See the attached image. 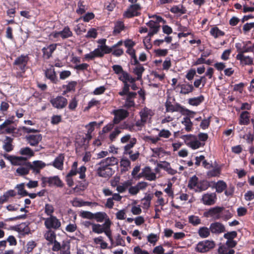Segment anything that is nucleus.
Returning a JSON list of instances; mask_svg holds the SVG:
<instances>
[{
    "instance_id": "obj_55",
    "label": "nucleus",
    "mask_w": 254,
    "mask_h": 254,
    "mask_svg": "<svg viewBox=\"0 0 254 254\" xmlns=\"http://www.w3.org/2000/svg\"><path fill=\"white\" fill-rule=\"evenodd\" d=\"M183 115H187L186 117H190V119L194 117V115L195 114V112L192 111H190L188 109L185 108L183 107V109H181V110L180 111Z\"/></svg>"
},
{
    "instance_id": "obj_24",
    "label": "nucleus",
    "mask_w": 254,
    "mask_h": 254,
    "mask_svg": "<svg viewBox=\"0 0 254 254\" xmlns=\"http://www.w3.org/2000/svg\"><path fill=\"white\" fill-rule=\"evenodd\" d=\"M17 194L16 191L13 190H10L3 193L0 196V204H2L8 201L10 197H14Z\"/></svg>"
},
{
    "instance_id": "obj_23",
    "label": "nucleus",
    "mask_w": 254,
    "mask_h": 254,
    "mask_svg": "<svg viewBox=\"0 0 254 254\" xmlns=\"http://www.w3.org/2000/svg\"><path fill=\"white\" fill-rule=\"evenodd\" d=\"M119 160L115 157H107L102 160L98 164H104L109 167L115 166L118 164Z\"/></svg>"
},
{
    "instance_id": "obj_43",
    "label": "nucleus",
    "mask_w": 254,
    "mask_h": 254,
    "mask_svg": "<svg viewBox=\"0 0 254 254\" xmlns=\"http://www.w3.org/2000/svg\"><path fill=\"white\" fill-rule=\"evenodd\" d=\"M170 11L172 13L175 14L178 13H180L181 14H185L187 12V9L183 5H181V7L180 5H174L170 9Z\"/></svg>"
},
{
    "instance_id": "obj_52",
    "label": "nucleus",
    "mask_w": 254,
    "mask_h": 254,
    "mask_svg": "<svg viewBox=\"0 0 254 254\" xmlns=\"http://www.w3.org/2000/svg\"><path fill=\"white\" fill-rule=\"evenodd\" d=\"M121 129H122V127H117L115 128V130L111 133L109 136V138L111 141H113L115 140L117 136L121 132Z\"/></svg>"
},
{
    "instance_id": "obj_61",
    "label": "nucleus",
    "mask_w": 254,
    "mask_h": 254,
    "mask_svg": "<svg viewBox=\"0 0 254 254\" xmlns=\"http://www.w3.org/2000/svg\"><path fill=\"white\" fill-rule=\"evenodd\" d=\"M196 135L190 134L183 135L182 138L184 140L186 144L188 146L189 143L193 141Z\"/></svg>"
},
{
    "instance_id": "obj_53",
    "label": "nucleus",
    "mask_w": 254,
    "mask_h": 254,
    "mask_svg": "<svg viewBox=\"0 0 254 254\" xmlns=\"http://www.w3.org/2000/svg\"><path fill=\"white\" fill-rule=\"evenodd\" d=\"M221 218L225 221H227L233 217V214L229 210H225V209L220 214Z\"/></svg>"
},
{
    "instance_id": "obj_12",
    "label": "nucleus",
    "mask_w": 254,
    "mask_h": 254,
    "mask_svg": "<svg viewBox=\"0 0 254 254\" xmlns=\"http://www.w3.org/2000/svg\"><path fill=\"white\" fill-rule=\"evenodd\" d=\"M4 157L11 162L12 165L15 166H21L26 164V163L29 162L27 161V158L24 157L10 155L6 157V155H4Z\"/></svg>"
},
{
    "instance_id": "obj_11",
    "label": "nucleus",
    "mask_w": 254,
    "mask_h": 254,
    "mask_svg": "<svg viewBox=\"0 0 254 254\" xmlns=\"http://www.w3.org/2000/svg\"><path fill=\"white\" fill-rule=\"evenodd\" d=\"M28 165L30 170L32 171V173L35 175L39 174L41 170L46 166V164L41 160L34 161L32 163L29 162Z\"/></svg>"
},
{
    "instance_id": "obj_16",
    "label": "nucleus",
    "mask_w": 254,
    "mask_h": 254,
    "mask_svg": "<svg viewBox=\"0 0 254 254\" xmlns=\"http://www.w3.org/2000/svg\"><path fill=\"white\" fill-rule=\"evenodd\" d=\"M64 154L60 153L54 160V161L48 164L47 165H52L55 168L62 170L64 169Z\"/></svg>"
},
{
    "instance_id": "obj_29",
    "label": "nucleus",
    "mask_w": 254,
    "mask_h": 254,
    "mask_svg": "<svg viewBox=\"0 0 254 254\" xmlns=\"http://www.w3.org/2000/svg\"><path fill=\"white\" fill-rule=\"evenodd\" d=\"M214 187L216 189V191L218 193H221L227 189V185L226 183L222 180H219L215 183Z\"/></svg>"
},
{
    "instance_id": "obj_37",
    "label": "nucleus",
    "mask_w": 254,
    "mask_h": 254,
    "mask_svg": "<svg viewBox=\"0 0 254 254\" xmlns=\"http://www.w3.org/2000/svg\"><path fill=\"white\" fill-rule=\"evenodd\" d=\"M70 243L67 241H64L62 242L61 249L60 250L61 254H70Z\"/></svg>"
},
{
    "instance_id": "obj_3",
    "label": "nucleus",
    "mask_w": 254,
    "mask_h": 254,
    "mask_svg": "<svg viewBox=\"0 0 254 254\" xmlns=\"http://www.w3.org/2000/svg\"><path fill=\"white\" fill-rule=\"evenodd\" d=\"M43 187H44L47 184L50 187L56 186L59 188H62L64 186V183L58 176L53 177H43L41 178Z\"/></svg>"
},
{
    "instance_id": "obj_22",
    "label": "nucleus",
    "mask_w": 254,
    "mask_h": 254,
    "mask_svg": "<svg viewBox=\"0 0 254 254\" xmlns=\"http://www.w3.org/2000/svg\"><path fill=\"white\" fill-rule=\"evenodd\" d=\"M13 139L11 137L6 136L5 139L3 140V144L2 148L7 152L11 151L13 149V145H12Z\"/></svg>"
},
{
    "instance_id": "obj_27",
    "label": "nucleus",
    "mask_w": 254,
    "mask_h": 254,
    "mask_svg": "<svg viewBox=\"0 0 254 254\" xmlns=\"http://www.w3.org/2000/svg\"><path fill=\"white\" fill-rule=\"evenodd\" d=\"M178 87H180V93L183 94H188L193 91L194 87L192 84L187 83L183 84H178Z\"/></svg>"
},
{
    "instance_id": "obj_45",
    "label": "nucleus",
    "mask_w": 254,
    "mask_h": 254,
    "mask_svg": "<svg viewBox=\"0 0 254 254\" xmlns=\"http://www.w3.org/2000/svg\"><path fill=\"white\" fill-rule=\"evenodd\" d=\"M104 223L102 225L100 224L93 223L92 225V232L96 234H101L104 231Z\"/></svg>"
},
{
    "instance_id": "obj_42",
    "label": "nucleus",
    "mask_w": 254,
    "mask_h": 254,
    "mask_svg": "<svg viewBox=\"0 0 254 254\" xmlns=\"http://www.w3.org/2000/svg\"><path fill=\"white\" fill-rule=\"evenodd\" d=\"M210 34L214 38H217L219 36H223L225 35L224 32L220 30L217 26H214L210 29Z\"/></svg>"
},
{
    "instance_id": "obj_54",
    "label": "nucleus",
    "mask_w": 254,
    "mask_h": 254,
    "mask_svg": "<svg viewBox=\"0 0 254 254\" xmlns=\"http://www.w3.org/2000/svg\"><path fill=\"white\" fill-rule=\"evenodd\" d=\"M143 140L147 142H151L152 144H156L158 141L160 140V138L158 136L152 137L151 136H144L142 138Z\"/></svg>"
},
{
    "instance_id": "obj_34",
    "label": "nucleus",
    "mask_w": 254,
    "mask_h": 254,
    "mask_svg": "<svg viewBox=\"0 0 254 254\" xmlns=\"http://www.w3.org/2000/svg\"><path fill=\"white\" fill-rule=\"evenodd\" d=\"M204 100V97L201 95L197 97L190 98L188 100V103L190 105L197 106L202 103Z\"/></svg>"
},
{
    "instance_id": "obj_18",
    "label": "nucleus",
    "mask_w": 254,
    "mask_h": 254,
    "mask_svg": "<svg viewBox=\"0 0 254 254\" xmlns=\"http://www.w3.org/2000/svg\"><path fill=\"white\" fill-rule=\"evenodd\" d=\"M44 73L45 77L53 83L57 84L58 82V77L53 65L51 68L46 69L45 70Z\"/></svg>"
},
{
    "instance_id": "obj_14",
    "label": "nucleus",
    "mask_w": 254,
    "mask_h": 254,
    "mask_svg": "<svg viewBox=\"0 0 254 254\" xmlns=\"http://www.w3.org/2000/svg\"><path fill=\"white\" fill-rule=\"evenodd\" d=\"M209 228L211 233L217 235L226 231L225 226L219 222L211 223Z\"/></svg>"
},
{
    "instance_id": "obj_8",
    "label": "nucleus",
    "mask_w": 254,
    "mask_h": 254,
    "mask_svg": "<svg viewBox=\"0 0 254 254\" xmlns=\"http://www.w3.org/2000/svg\"><path fill=\"white\" fill-rule=\"evenodd\" d=\"M224 207L215 206L205 211L203 215L205 217H213L216 220L221 218L220 214L224 210Z\"/></svg>"
},
{
    "instance_id": "obj_56",
    "label": "nucleus",
    "mask_w": 254,
    "mask_h": 254,
    "mask_svg": "<svg viewBox=\"0 0 254 254\" xmlns=\"http://www.w3.org/2000/svg\"><path fill=\"white\" fill-rule=\"evenodd\" d=\"M220 172L221 169L219 168H216L208 171L207 175L208 177H216L220 175Z\"/></svg>"
},
{
    "instance_id": "obj_19",
    "label": "nucleus",
    "mask_w": 254,
    "mask_h": 254,
    "mask_svg": "<svg viewBox=\"0 0 254 254\" xmlns=\"http://www.w3.org/2000/svg\"><path fill=\"white\" fill-rule=\"evenodd\" d=\"M57 45V44H52L47 47L43 48L42 52L43 58L46 60L49 59L52 57L53 52L56 50Z\"/></svg>"
},
{
    "instance_id": "obj_25",
    "label": "nucleus",
    "mask_w": 254,
    "mask_h": 254,
    "mask_svg": "<svg viewBox=\"0 0 254 254\" xmlns=\"http://www.w3.org/2000/svg\"><path fill=\"white\" fill-rule=\"evenodd\" d=\"M210 183L206 180H202L199 181L198 186L195 189V192H200L206 190L210 187Z\"/></svg>"
},
{
    "instance_id": "obj_60",
    "label": "nucleus",
    "mask_w": 254,
    "mask_h": 254,
    "mask_svg": "<svg viewBox=\"0 0 254 254\" xmlns=\"http://www.w3.org/2000/svg\"><path fill=\"white\" fill-rule=\"evenodd\" d=\"M171 135V133L169 130L163 129L160 131L158 137L168 138Z\"/></svg>"
},
{
    "instance_id": "obj_38",
    "label": "nucleus",
    "mask_w": 254,
    "mask_h": 254,
    "mask_svg": "<svg viewBox=\"0 0 254 254\" xmlns=\"http://www.w3.org/2000/svg\"><path fill=\"white\" fill-rule=\"evenodd\" d=\"M112 224V222L109 218L106 219V221L104 223V231L103 233L105 234V235L108 237H110L112 236V231L111 230V226Z\"/></svg>"
},
{
    "instance_id": "obj_50",
    "label": "nucleus",
    "mask_w": 254,
    "mask_h": 254,
    "mask_svg": "<svg viewBox=\"0 0 254 254\" xmlns=\"http://www.w3.org/2000/svg\"><path fill=\"white\" fill-rule=\"evenodd\" d=\"M77 85V82L75 81H71L68 82L67 85H63L64 88L66 89V92L74 91L75 87Z\"/></svg>"
},
{
    "instance_id": "obj_48",
    "label": "nucleus",
    "mask_w": 254,
    "mask_h": 254,
    "mask_svg": "<svg viewBox=\"0 0 254 254\" xmlns=\"http://www.w3.org/2000/svg\"><path fill=\"white\" fill-rule=\"evenodd\" d=\"M97 124L96 122H93L89 123L90 129L88 130L87 133L85 134V137L83 138L84 142L87 139L89 141L92 138L91 132L94 130V127Z\"/></svg>"
},
{
    "instance_id": "obj_58",
    "label": "nucleus",
    "mask_w": 254,
    "mask_h": 254,
    "mask_svg": "<svg viewBox=\"0 0 254 254\" xmlns=\"http://www.w3.org/2000/svg\"><path fill=\"white\" fill-rule=\"evenodd\" d=\"M12 124L13 123L12 122V121H10L8 119H6L4 122L0 125V131H4L5 129L10 127H12L10 125Z\"/></svg>"
},
{
    "instance_id": "obj_17",
    "label": "nucleus",
    "mask_w": 254,
    "mask_h": 254,
    "mask_svg": "<svg viewBox=\"0 0 254 254\" xmlns=\"http://www.w3.org/2000/svg\"><path fill=\"white\" fill-rule=\"evenodd\" d=\"M126 95L127 96L125 99V102L124 105V107L127 109L134 107L135 106L134 99L136 97L137 93L134 92H131L127 95Z\"/></svg>"
},
{
    "instance_id": "obj_57",
    "label": "nucleus",
    "mask_w": 254,
    "mask_h": 254,
    "mask_svg": "<svg viewBox=\"0 0 254 254\" xmlns=\"http://www.w3.org/2000/svg\"><path fill=\"white\" fill-rule=\"evenodd\" d=\"M162 194V192L159 190H157L154 193L155 195L158 197L157 202L159 204V205L162 206L165 205L164 199L161 197Z\"/></svg>"
},
{
    "instance_id": "obj_1",
    "label": "nucleus",
    "mask_w": 254,
    "mask_h": 254,
    "mask_svg": "<svg viewBox=\"0 0 254 254\" xmlns=\"http://www.w3.org/2000/svg\"><path fill=\"white\" fill-rule=\"evenodd\" d=\"M215 247V243L211 240H204L198 243L195 248L196 252L204 253L209 252Z\"/></svg>"
},
{
    "instance_id": "obj_51",
    "label": "nucleus",
    "mask_w": 254,
    "mask_h": 254,
    "mask_svg": "<svg viewBox=\"0 0 254 254\" xmlns=\"http://www.w3.org/2000/svg\"><path fill=\"white\" fill-rule=\"evenodd\" d=\"M16 189L18 190L17 194L22 195V196H27L28 194V192L24 189V184L21 183L20 184L17 185L16 187Z\"/></svg>"
},
{
    "instance_id": "obj_35",
    "label": "nucleus",
    "mask_w": 254,
    "mask_h": 254,
    "mask_svg": "<svg viewBox=\"0 0 254 254\" xmlns=\"http://www.w3.org/2000/svg\"><path fill=\"white\" fill-rule=\"evenodd\" d=\"M198 178L196 176L194 175L189 179L188 187L190 190H195V189L198 186Z\"/></svg>"
},
{
    "instance_id": "obj_10",
    "label": "nucleus",
    "mask_w": 254,
    "mask_h": 254,
    "mask_svg": "<svg viewBox=\"0 0 254 254\" xmlns=\"http://www.w3.org/2000/svg\"><path fill=\"white\" fill-rule=\"evenodd\" d=\"M217 200V195L215 192L206 193L202 195L201 202L205 205H214Z\"/></svg>"
},
{
    "instance_id": "obj_7",
    "label": "nucleus",
    "mask_w": 254,
    "mask_h": 254,
    "mask_svg": "<svg viewBox=\"0 0 254 254\" xmlns=\"http://www.w3.org/2000/svg\"><path fill=\"white\" fill-rule=\"evenodd\" d=\"M50 102L54 108L62 109L66 106L67 100L62 96H58L56 97L51 98Z\"/></svg>"
},
{
    "instance_id": "obj_64",
    "label": "nucleus",
    "mask_w": 254,
    "mask_h": 254,
    "mask_svg": "<svg viewBox=\"0 0 254 254\" xmlns=\"http://www.w3.org/2000/svg\"><path fill=\"white\" fill-rule=\"evenodd\" d=\"M97 32L96 29L95 28H91L87 32V33L85 37L87 38H96L97 36Z\"/></svg>"
},
{
    "instance_id": "obj_15",
    "label": "nucleus",
    "mask_w": 254,
    "mask_h": 254,
    "mask_svg": "<svg viewBox=\"0 0 254 254\" xmlns=\"http://www.w3.org/2000/svg\"><path fill=\"white\" fill-rule=\"evenodd\" d=\"M25 140L31 146H36L42 139L41 134H28L26 135Z\"/></svg>"
},
{
    "instance_id": "obj_28",
    "label": "nucleus",
    "mask_w": 254,
    "mask_h": 254,
    "mask_svg": "<svg viewBox=\"0 0 254 254\" xmlns=\"http://www.w3.org/2000/svg\"><path fill=\"white\" fill-rule=\"evenodd\" d=\"M250 123L249 113L248 111H243L240 116L239 124L248 125Z\"/></svg>"
},
{
    "instance_id": "obj_33",
    "label": "nucleus",
    "mask_w": 254,
    "mask_h": 254,
    "mask_svg": "<svg viewBox=\"0 0 254 254\" xmlns=\"http://www.w3.org/2000/svg\"><path fill=\"white\" fill-rule=\"evenodd\" d=\"M125 24L123 21H117L115 24V26L113 32V35H116L120 34L122 31L125 29Z\"/></svg>"
},
{
    "instance_id": "obj_9",
    "label": "nucleus",
    "mask_w": 254,
    "mask_h": 254,
    "mask_svg": "<svg viewBox=\"0 0 254 254\" xmlns=\"http://www.w3.org/2000/svg\"><path fill=\"white\" fill-rule=\"evenodd\" d=\"M113 113L114 115L113 119L114 124H118L122 121L129 116V112L125 109H120L114 110Z\"/></svg>"
},
{
    "instance_id": "obj_49",
    "label": "nucleus",
    "mask_w": 254,
    "mask_h": 254,
    "mask_svg": "<svg viewBox=\"0 0 254 254\" xmlns=\"http://www.w3.org/2000/svg\"><path fill=\"white\" fill-rule=\"evenodd\" d=\"M189 222L193 226H196L201 224V219L198 216L190 215L189 216Z\"/></svg>"
},
{
    "instance_id": "obj_31",
    "label": "nucleus",
    "mask_w": 254,
    "mask_h": 254,
    "mask_svg": "<svg viewBox=\"0 0 254 254\" xmlns=\"http://www.w3.org/2000/svg\"><path fill=\"white\" fill-rule=\"evenodd\" d=\"M144 70L145 68L142 64H139L137 66H135L133 69V73L137 76V80H140L142 79V73Z\"/></svg>"
},
{
    "instance_id": "obj_63",
    "label": "nucleus",
    "mask_w": 254,
    "mask_h": 254,
    "mask_svg": "<svg viewBox=\"0 0 254 254\" xmlns=\"http://www.w3.org/2000/svg\"><path fill=\"white\" fill-rule=\"evenodd\" d=\"M159 239L157 234L151 233L147 236V241L151 244H155Z\"/></svg>"
},
{
    "instance_id": "obj_41",
    "label": "nucleus",
    "mask_w": 254,
    "mask_h": 254,
    "mask_svg": "<svg viewBox=\"0 0 254 254\" xmlns=\"http://www.w3.org/2000/svg\"><path fill=\"white\" fill-rule=\"evenodd\" d=\"M60 34L61 37L63 39H65L71 37L72 36L73 33L70 30L69 27L67 26L64 27V28L60 31Z\"/></svg>"
},
{
    "instance_id": "obj_20",
    "label": "nucleus",
    "mask_w": 254,
    "mask_h": 254,
    "mask_svg": "<svg viewBox=\"0 0 254 254\" xmlns=\"http://www.w3.org/2000/svg\"><path fill=\"white\" fill-rule=\"evenodd\" d=\"M236 59L240 61L241 64L243 66L253 64V59L251 57L246 56L244 55L238 54L236 56Z\"/></svg>"
},
{
    "instance_id": "obj_5",
    "label": "nucleus",
    "mask_w": 254,
    "mask_h": 254,
    "mask_svg": "<svg viewBox=\"0 0 254 254\" xmlns=\"http://www.w3.org/2000/svg\"><path fill=\"white\" fill-rule=\"evenodd\" d=\"M141 7L139 3L131 4L127 10L124 12L123 16L127 18H130L140 15L139 11Z\"/></svg>"
},
{
    "instance_id": "obj_36",
    "label": "nucleus",
    "mask_w": 254,
    "mask_h": 254,
    "mask_svg": "<svg viewBox=\"0 0 254 254\" xmlns=\"http://www.w3.org/2000/svg\"><path fill=\"white\" fill-rule=\"evenodd\" d=\"M109 218L107 214L104 212H98L94 214L93 219L97 222H102L106 219Z\"/></svg>"
},
{
    "instance_id": "obj_4",
    "label": "nucleus",
    "mask_w": 254,
    "mask_h": 254,
    "mask_svg": "<svg viewBox=\"0 0 254 254\" xmlns=\"http://www.w3.org/2000/svg\"><path fill=\"white\" fill-rule=\"evenodd\" d=\"M29 60V57L28 55L22 54L18 57L13 63L14 66H17L16 69L25 72L27 68V64Z\"/></svg>"
},
{
    "instance_id": "obj_47",
    "label": "nucleus",
    "mask_w": 254,
    "mask_h": 254,
    "mask_svg": "<svg viewBox=\"0 0 254 254\" xmlns=\"http://www.w3.org/2000/svg\"><path fill=\"white\" fill-rule=\"evenodd\" d=\"M55 211V208L53 205L49 203L45 204L44 207V212L49 217L54 216L53 213Z\"/></svg>"
},
{
    "instance_id": "obj_26",
    "label": "nucleus",
    "mask_w": 254,
    "mask_h": 254,
    "mask_svg": "<svg viewBox=\"0 0 254 254\" xmlns=\"http://www.w3.org/2000/svg\"><path fill=\"white\" fill-rule=\"evenodd\" d=\"M44 238L49 242V244H52L56 240V234L53 230L48 229L44 234Z\"/></svg>"
},
{
    "instance_id": "obj_62",
    "label": "nucleus",
    "mask_w": 254,
    "mask_h": 254,
    "mask_svg": "<svg viewBox=\"0 0 254 254\" xmlns=\"http://www.w3.org/2000/svg\"><path fill=\"white\" fill-rule=\"evenodd\" d=\"M78 104V101L75 97L72 98L71 100L70 101L68 108L70 110H74L75 108L77 107Z\"/></svg>"
},
{
    "instance_id": "obj_32",
    "label": "nucleus",
    "mask_w": 254,
    "mask_h": 254,
    "mask_svg": "<svg viewBox=\"0 0 254 254\" xmlns=\"http://www.w3.org/2000/svg\"><path fill=\"white\" fill-rule=\"evenodd\" d=\"M210 228H208L207 227H201L198 230V234L201 238H206L208 237L210 235Z\"/></svg>"
},
{
    "instance_id": "obj_44",
    "label": "nucleus",
    "mask_w": 254,
    "mask_h": 254,
    "mask_svg": "<svg viewBox=\"0 0 254 254\" xmlns=\"http://www.w3.org/2000/svg\"><path fill=\"white\" fill-rule=\"evenodd\" d=\"M19 154L22 155H26L29 157L34 156V151L29 147H23L19 150Z\"/></svg>"
},
{
    "instance_id": "obj_21",
    "label": "nucleus",
    "mask_w": 254,
    "mask_h": 254,
    "mask_svg": "<svg viewBox=\"0 0 254 254\" xmlns=\"http://www.w3.org/2000/svg\"><path fill=\"white\" fill-rule=\"evenodd\" d=\"M21 130H22L21 127L17 128L15 127H10L5 130L1 131V133L11 134L12 137H18L22 135L20 132Z\"/></svg>"
},
{
    "instance_id": "obj_6",
    "label": "nucleus",
    "mask_w": 254,
    "mask_h": 254,
    "mask_svg": "<svg viewBox=\"0 0 254 254\" xmlns=\"http://www.w3.org/2000/svg\"><path fill=\"white\" fill-rule=\"evenodd\" d=\"M100 166L96 170L97 175L102 178H109L115 173V170L104 164H98Z\"/></svg>"
},
{
    "instance_id": "obj_59",
    "label": "nucleus",
    "mask_w": 254,
    "mask_h": 254,
    "mask_svg": "<svg viewBox=\"0 0 254 254\" xmlns=\"http://www.w3.org/2000/svg\"><path fill=\"white\" fill-rule=\"evenodd\" d=\"M129 87L130 86L128 83L126 82L125 83H124V87H123L122 91L119 92V95L121 96H124L129 94L130 92L129 91Z\"/></svg>"
},
{
    "instance_id": "obj_30",
    "label": "nucleus",
    "mask_w": 254,
    "mask_h": 254,
    "mask_svg": "<svg viewBox=\"0 0 254 254\" xmlns=\"http://www.w3.org/2000/svg\"><path fill=\"white\" fill-rule=\"evenodd\" d=\"M30 168L29 167L28 163L20 166L16 170V172L19 176H24L28 175L29 173Z\"/></svg>"
},
{
    "instance_id": "obj_39",
    "label": "nucleus",
    "mask_w": 254,
    "mask_h": 254,
    "mask_svg": "<svg viewBox=\"0 0 254 254\" xmlns=\"http://www.w3.org/2000/svg\"><path fill=\"white\" fill-rule=\"evenodd\" d=\"M189 147H190L192 149H196L200 147H203L205 145V143L201 142L197 139V137L196 136L193 140L191 142H190Z\"/></svg>"
},
{
    "instance_id": "obj_40",
    "label": "nucleus",
    "mask_w": 254,
    "mask_h": 254,
    "mask_svg": "<svg viewBox=\"0 0 254 254\" xmlns=\"http://www.w3.org/2000/svg\"><path fill=\"white\" fill-rule=\"evenodd\" d=\"M182 124L185 126V130L190 132L192 129L193 123L190 121V117H184L182 121Z\"/></svg>"
},
{
    "instance_id": "obj_46",
    "label": "nucleus",
    "mask_w": 254,
    "mask_h": 254,
    "mask_svg": "<svg viewBox=\"0 0 254 254\" xmlns=\"http://www.w3.org/2000/svg\"><path fill=\"white\" fill-rule=\"evenodd\" d=\"M137 140L135 138H132L128 144H127L124 147V154H127L129 151H131L130 149L132 148L134 145L136 143Z\"/></svg>"
},
{
    "instance_id": "obj_2",
    "label": "nucleus",
    "mask_w": 254,
    "mask_h": 254,
    "mask_svg": "<svg viewBox=\"0 0 254 254\" xmlns=\"http://www.w3.org/2000/svg\"><path fill=\"white\" fill-rule=\"evenodd\" d=\"M43 219L44 220V225L47 229L57 230H59L61 227L60 220L55 216L43 218Z\"/></svg>"
},
{
    "instance_id": "obj_13",
    "label": "nucleus",
    "mask_w": 254,
    "mask_h": 254,
    "mask_svg": "<svg viewBox=\"0 0 254 254\" xmlns=\"http://www.w3.org/2000/svg\"><path fill=\"white\" fill-rule=\"evenodd\" d=\"M171 99V98L170 96H168L165 103L166 112H180V110H181V109H183V106L178 103L173 105Z\"/></svg>"
}]
</instances>
